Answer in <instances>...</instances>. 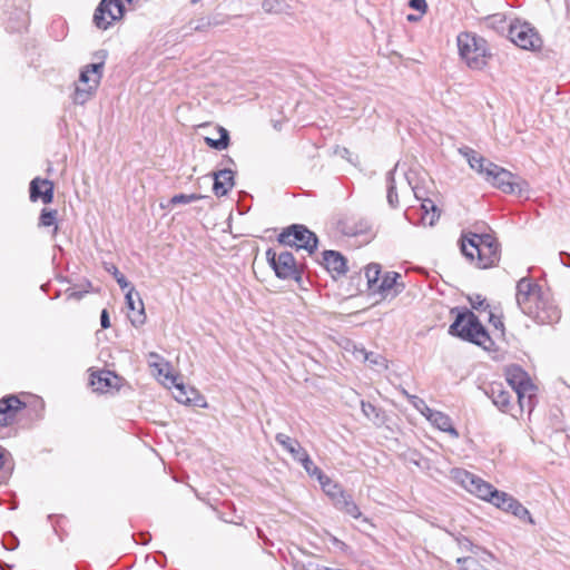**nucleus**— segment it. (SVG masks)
<instances>
[{
	"label": "nucleus",
	"instance_id": "19",
	"mask_svg": "<svg viewBox=\"0 0 570 570\" xmlns=\"http://www.w3.org/2000/svg\"><path fill=\"white\" fill-rule=\"evenodd\" d=\"M118 376L110 371H99L92 373L90 384L96 392L105 393L117 386Z\"/></svg>",
	"mask_w": 570,
	"mask_h": 570
},
{
	"label": "nucleus",
	"instance_id": "15",
	"mask_svg": "<svg viewBox=\"0 0 570 570\" xmlns=\"http://www.w3.org/2000/svg\"><path fill=\"white\" fill-rule=\"evenodd\" d=\"M41 199L43 204H50L53 199V184L48 179L35 178L30 183V199Z\"/></svg>",
	"mask_w": 570,
	"mask_h": 570
},
{
	"label": "nucleus",
	"instance_id": "18",
	"mask_svg": "<svg viewBox=\"0 0 570 570\" xmlns=\"http://www.w3.org/2000/svg\"><path fill=\"white\" fill-rule=\"evenodd\" d=\"M213 190L217 197L227 195L234 187V173L230 169H220L213 174Z\"/></svg>",
	"mask_w": 570,
	"mask_h": 570
},
{
	"label": "nucleus",
	"instance_id": "48",
	"mask_svg": "<svg viewBox=\"0 0 570 570\" xmlns=\"http://www.w3.org/2000/svg\"><path fill=\"white\" fill-rule=\"evenodd\" d=\"M458 542L462 550H470V551L474 552L475 547L468 538H461L458 540Z\"/></svg>",
	"mask_w": 570,
	"mask_h": 570
},
{
	"label": "nucleus",
	"instance_id": "47",
	"mask_svg": "<svg viewBox=\"0 0 570 570\" xmlns=\"http://www.w3.org/2000/svg\"><path fill=\"white\" fill-rule=\"evenodd\" d=\"M470 303L473 308L481 309L483 307L485 299L481 297V295H475L470 297Z\"/></svg>",
	"mask_w": 570,
	"mask_h": 570
},
{
	"label": "nucleus",
	"instance_id": "10",
	"mask_svg": "<svg viewBox=\"0 0 570 570\" xmlns=\"http://www.w3.org/2000/svg\"><path fill=\"white\" fill-rule=\"evenodd\" d=\"M266 257L277 277L296 281L301 278V272L292 253L284 250L277 254L275 250L268 249L266 252Z\"/></svg>",
	"mask_w": 570,
	"mask_h": 570
},
{
	"label": "nucleus",
	"instance_id": "9",
	"mask_svg": "<svg viewBox=\"0 0 570 570\" xmlns=\"http://www.w3.org/2000/svg\"><path fill=\"white\" fill-rule=\"evenodd\" d=\"M509 37L513 43L524 50H539L542 40L535 29L528 22H515L510 26Z\"/></svg>",
	"mask_w": 570,
	"mask_h": 570
},
{
	"label": "nucleus",
	"instance_id": "14",
	"mask_svg": "<svg viewBox=\"0 0 570 570\" xmlns=\"http://www.w3.org/2000/svg\"><path fill=\"white\" fill-rule=\"evenodd\" d=\"M401 275L396 272H387L380 279L374 292H379L384 297H395L404 289V285L399 283L397 279Z\"/></svg>",
	"mask_w": 570,
	"mask_h": 570
},
{
	"label": "nucleus",
	"instance_id": "4",
	"mask_svg": "<svg viewBox=\"0 0 570 570\" xmlns=\"http://www.w3.org/2000/svg\"><path fill=\"white\" fill-rule=\"evenodd\" d=\"M450 334L490 350L493 342L479 318L472 312L459 313L449 330Z\"/></svg>",
	"mask_w": 570,
	"mask_h": 570
},
{
	"label": "nucleus",
	"instance_id": "44",
	"mask_svg": "<svg viewBox=\"0 0 570 570\" xmlns=\"http://www.w3.org/2000/svg\"><path fill=\"white\" fill-rule=\"evenodd\" d=\"M343 511L354 519H358L362 515L360 508L356 505L353 499L350 503H347L346 507H344Z\"/></svg>",
	"mask_w": 570,
	"mask_h": 570
},
{
	"label": "nucleus",
	"instance_id": "49",
	"mask_svg": "<svg viewBox=\"0 0 570 570\" xmlns=\"http://www.w3.org/2000/svg\"><path fill=\"white\" fill-rule=\"evenodd\" d=\"M85 293H87V291H85V292H78V291H75V289H68V291L66 292V295H67V298H68V299H77V301H79V299H81V298H82V296H83V294H85Z\"/></svg>",
	"mask_w": 570,
	"mask_h": 570
},
{
	"label": "nucleus",
	"instance_id": "17",
	"mask_svg": "<svg viewBox=\"0 0 570 570\" xmlns=\"http://www.w3.org/2000/svg\"><path fill=\"white\" fill-rule=\"evenodd\" d=\"M426 420L438 430L450 434L453 439L460 436L458 430L453 426L451 417L438 410H432Z\"/></svg>",
	"mask_w": 570,
	"mask_h": 570
},
{
	"label": "nucleus",
	"instance_id": "52",
	"mask_svg": "<svg viewBox=\"0 0 570 570\" xmlns=\"http://www.w3.org/2000/svg\"><path fill=\"white\" fill-rule=\"evenodd\" d=\"M20 14L22 16L21 24H20V26H18V27H10L11 29H13V30H19L21 27H24V26H26V22H27L26 14H24L23 12H20Z\"/></svg>",
	"mask_w": 570,
	"mask_h": 570
},
{
	"label": "nucleus",
	"instance_id": "53",
	"mask_svg": "<svg viewBox=\"0 0 570 570\" xmlns=\"http://www.w3.org/2000/svg\"><path fill=\"white\" fill-rule=\"evenodd\" d=\"M407 19H409L410 21H416V20H417V17H414V16L410 14V16H407Z\"/></svg>",
	"mask_w": 570,
	"mask_h": 570
},
{
	"label": "nucleus",
	"instance_id": "36",
	"mask_svg": "<svg viewBox=\"0 0 570 570\" xmlns=\"http://www.w3.org/2000/svg\"><path fill=\"white\" fill-rule=\"evenodd\" d=\"M106 271L115 277L116 282L122 289L131 287L127 278L119 272V269L115 265H106Z\"/></svg>",
	"mask_w": 570,
	"mask_h": 570
},
{
	"label": "nucleus",
	"instance_id": "16",
	"mask_svg": "<svg viewBox=\"0 0 570 570\" xmlns=\"http://www.w3.org/2000/svg\"><path fill=\"white\" fill-rule=\"evenodd\" d=\"M21 407L22 402L16 396L2 399L0 402V426L10 425Z\"/></svg>",
	"mask_w": 570,
	"mask_h": 570
},
{
	"label": "nucleus",
	"instance_id": "8",
	"mask_svg": "<svg viewBox=\"0 0 570 570\" xmlns=\"http://www.w3.org/2000/svg\"><path fill=\"white\" fill-rule=\"evenodd\" d=\"M278 242L283 245L295 246L312 254L317 247L316 235L303 225H292L278 235Z\"/></svg>",
	"mask_w": 570,
	"mask_h": 570
},
{
	"label": "nucleus",
	"instance_id": "13",
	"mask_svg": "<svg viewBox=\"0 0 570 570\" xmlns=\"http://www.w3.org/2000/svg\"><path fill=\"white\" fill-rule=\"evenodd\" d=\"M126 303L130 309L129 320L135 327L141 326L146 322V314L142 299L138 292L131 286L126 293Z\"/></svg>",
	"mask_w": 570,
	"mask_h": 570
},
{
	"label": "nucleus",
	"instance_id": "12",
	"mask_svg": "<svg viewBox=\"0 0 570 570\" xmlns=\"http://www.w3.org/2000/svg\"><path fill=\"white\" fill-rule=\"evenodd\" d=\"M513 391L504 389L501 383H494L490 387V396L493 404L502 412L509 413L511 416L518 419L519 414L523 412L514 409L511 403Z\"/></svg>",
	"mask_w": 570,
	"mask_h": 570
},
{
	"label": "nucleus",
	"instance_id": "30",
	"mask_svg": "<svg viewBox=\"0 0 570 570\" xmlns=\"http://www.w3.org/2000/svg\"><path fill=\"white\" fill-rule=\"evenodd\" d=\"M318 482L322 487V490L326 493V495L331 498V500L343 491L342 487L338 483L332 481L325 474L323 476H320Z\"/></svg>",
	"mask_w": 570,
	"mask_h": 570
},
{
	"label": "nucleus",
	"instance_id": "24",
	"mask_svg": "<svg viewBox=\"0 0 570 570\" xmlns=\"http://www.w3.org/2000/svg\"><path fill=\"white\" fill-rule=\"evenodd\" d=\"M155 365L154 375L163 385L175 384L176 377L170 373V364L167 361H159V364Z\"/></svg>",
	"mask_w": 570,
	"mask_h": 570
},
{
	"label": "nucleus",
	"instance_id": "33",
	"mask_svg": "<svg viewBox=\"0 0 570 570\" xmlns=\"http://www.w3.org/2000/svg\"><path fill=\"white\" fill-rule=\"evenodd\" d=\"M298 462L303 465L306 473L309 476L316 478L317 481L320 480V476L324 475L322 470L314 464V462L309 458L308 453L304 454Z\"/></svg>",
	"mask_w": 570,
	"mask_h": 570
},
{
	"label": "nucleus",
	"instance_id": "27",
	"mask_svg": "<svg viewBox=\"0 0 570 570\" xmlns=\"http://www.w3.org/2000/svg\"><path fill=\"white\" fill-rule=\"evenodd\" d=\"M397 169V164L394 169L391 170L386 176L387 184V203L391 207H396L399 205V195L396 191V180H395V171Z\"/></svg>",
	"mask_w": 570,
	"mask_h": 570
},
{
	"label": "nucleus",
	"instance_id": "21",
	"mask_svg": "<svg viewBox=\"0 0 570 570\" xmlns=\"http://www.w3.org/2000/svg\"><path fill=\"white\" fill-rule=\"evenodd\" d=\"M275 440L296 461H299L301 458L307 453L297 440L292 439L284 433H277Z\"/></svg>",
	"mask_w": 570,
	"mask_h": 570
},
{
	"label": "nucleus",
	"instance_id": "28",
	"mask_svg": "<svg viewBox=\"0 0 570 570\" xmlns=\"http://www.w3.org/2000/svg\"><path fill=\"white\" fill-rule=\"evenodd\" d=\"M218 132L220 134V137L218 139H213V138L206 137L205 142L210 148H214L216 150H224L228 147L229 135H228V131L223 127L218 128Z\"/></svg>",
	"mask_w": 570,
	"mask_h": 570
},
{
	"label": "nucleus",
	"instance_id": "26",
	"mask_svg": "<svg viewBox=\"0 0 570 570\" xmlns=\"http://www.w3.org/2000/svg\"><path fill=\"white\" fill-rule=\"evenodd\" d=\"M95 92V89L78 81L72 95V101L77 105H85L94 97Z\"/></svg>",
	"mask_w": 570,
	"mask_h": 570
},
{
	"label": "nucleus",
	"instance_id": "2",
	"mask_svg": "<svg viewBox=\"0 0 570 570\" xmlns=\"http://www.w3.org/2000/svg\"><path fill=\"white\" fill-rule=\"evenodd\" d=\"M460 153L466 158L473 170L503 193L521 195L529 189L524 179L485 159L473 149L465 147L460 149Z\"/></svg>",
	"mask_w": 570,
	"mask_h": 570
},
{
	"label": "nucleus",
	"instance_id": "25",
	"mask_svg": "<svg viewBox=\"0 0 570 570\" xmlns=\"http://www.w3.org/2000/svg\"><path fill=\"white\" fill-rule=\"evenodd\" d=\"M423 210L422 223L428 226H433L439 219L440 213L431 199H424L421 204Z\"/></svg>",
	"mask_w": 570,
	"mask_h": 570
},
{
	"label": "nucleus",
	"instance_id": "50",
	"mask_svg": "<svg viewBox=\"0 0 570 570\" xmlns=\"http://www.w3.org/2000/svg\"><path fill=\"white\" fill-rule=\"evenodd\" d=\"M100 324L102 328H108L110 326L109 315L107 309H102L100 315Z\"/></svg>",
	"mask_w": 570,
	"mask_h": 570
},
{
	"label": "nucleus",
	"instance_id": "23",
	"mask_svg": "<svg viewBox=\"0 0 570 570\" xmlns=\"http://www.w3.org/2000/svg\"><path fill=\"white\" fill-rule=\"evenodd\" d=\"M323 261L328 271L336 272L338 274L346 272L345 259L338 252L325 250L323 254Z\"/></svg>",
	"mask_w": 570,
	"mask_h": 570
},
{
	"label": "nucleus",
	"instance_id": "51",
	"mask_svg": "<svg viewBox=\"0 0 570 570\" xmlns=\"http://www.w3.org/2000/svg\"><path fill=\"white\" fill-rule=\"evenodd\" d=\"M8 456L9 453L0 445V469L6 465Z\"/></svg>",
	"mask_w": 570,
	"mask_h": 570
},
{
	"label": "nucleus",
	"instance_id": "41",
	"mask_svg": "<svg viewBox=\"0 0 570 570\" xmlns=\"http://www.w3.org/2000/svg\"><path fill=\"white\" fill-rule=\"evenodd\" d=\"M456 562L461 566L462 570H479L480 568L479 562L471 557L459 558Z\"/></svg>",
	"mask_w": 570,
	"mask_h": 570
},
{
	"label": "nucleus",
	"instance_id": "31",
	"mask_svg": "<svg viewBox=\"0 0 570 570\" xmlns=\"http://www.w3.org/2000/svg\"><path fill=\"white\" fill-rule=\"evenodd\" d=\"M505 512L512 513L520 520H527L529 523H533V519L531 518L529 510L523 507L517 499H514L513 502L508 505Z\"/></svg>",
	"mask_w": 570,
	"mask_h": 570
},
{
	"label": "nucleus",
	"instance_id": "54",
	"mask_svg": "<svg viewBox=\"0 0 570 570\" xmlns=\"http://www.w3.org/2000/svg\"><path fill=\"white\" fill-rule=\"evenodd\" d=\"M570 258V255H567Z\"/></svg>",
	"mask_w": 570,
	"mask_h": 570
},
{
	"label": "nucleus",
	"instance_id": "34",
	"mask_svg": "<svg viewBox=\"0 0 570 570\" xmlns=\"http://www.w3.org/2000/svg\"><path fill=\"white\" fill-rule=\"evenodd\" d=\"M344 350L353 355V357L357 361H364V358H370L371 355L366 352L362 346H357L353 342H346Z\"/></svg>",
	"mask_w": 570,
	"mask_h": 570
},
{
	"label": "nucleus",
	"instance_id": "29",
	"mask_svg": "<svg viewBox=\"0 0 570 570\" xmlns=\"http://www.w3.org/2000/svg\"><path fill=\"white\" fill-rule=\"evenodd\" d=\"M365 277L367 279L368 288L375 291L376 285L379 284L381 276V266L379 264L372 263L365 268Z\"/></svg>",
	"mask_w": 570,
	"mask_h": 570
},
{
	"label": "nucleus",
	"instance_id": "5",
	"mask_svg": "<svg viewBox=\"0 0 570 570\" xmlns=\"http://www.w3.org/2000/svg\"><path fill=\"white\" fill-rule=\"evenodd\" d=\"M510 390L518 396L519 411L530 414L534 407L537 387L530 376L520 366L512 365L505 372Z\"/></svg>",
	"mask_w": 570,
	"mask_h": 570
},
{
	"label": "nucleus",
	"instance_id": "20",
	"mask_svg": "<svg viewBox=\"0 0 570 570\" xmlns=\"http://www.w3.org/2000/svg\"><path fill=\"white\" fill-rule=\"evenodd\" d=\"M104 62L90 63L82 68L80 71V83L91 87L97 90L100 79L102 77Z\"/></svg>",
	"mask_w": 570,
	"mask_h": 570
},
{
	"label": "nucleus",
	"instance_id": "37",
	"mask_svg": "<svg viewBox=\"0 0 570 570\" xmlns=\"http://www.w3.org/2000/svg\"><path fill=\"white\" fill-rule=\"evenodd\" d=\"M203 196L199 194H178L170 198L171 205H179V204H190L193 202L202 199Z\"/></svg>",
	"mask_w": 570,
	"mask_h": 570
},
{
	"label": "nucleus",
	"instance_id": "6",
	"mask_svg": "<svg viewBox=\"0 0 570 570\" xmlns=\"http://www.w3.org/2000/svg\"><path fill=\"white\" fill-rule=\"evenodd\" d=\"M458 47L461 58L471 69L481 70L488 62L487 41L475 35L464 32L458 36Z\"/></svg>",
	"mask_w": 570,
	"mask_h": 570
},
{
	"label": "nucleus",
	"instance_id": "3",
	"mask_svg": "<svg viewBox=\"0 0 570 570\" xmlns=\"http://www.w3.org/2000/svg\"><path fill=\"white\" fill-rule=\"evenodd\" d=\"M462 254L479 268H490L500 262V245L491 234L468 232L461 237Z\"/></svg>",
	"mask_w": 570,
	"mask_h": 570
},
{
	"label": "nucleus",
	"instance_id": "1",
	"mask_svg": "<svg viewBox=\"0 0 570 570\" xmlns=\"http://www.w3.org/2000/svg\"><path fill=\"white\" fill-rule=\"evenodd\" d=\"M515 299L520 309L538 323L549 324L560 318V311L549 295L529 278L518 282Z\"/></svg>",
	"mask_w": 570,
	"mask_h": 570
},
{
	"label": "nucleus",
	"instance_id": "46",
	"mask_svg": "<svg viewBox=\"0 0 570 570\" xmlns=\"http://www.w3.org/2000/svg\"><path fill=\"white\" fill-rule=\"evenodd\" d=\"M410 7L423 13L426 10V2L425 0H410Z\"/></svg>",
	"mask_w": 570,
	"mask_h": 570
},
{
	"label": "nucleus",
	"instance_id": "11",
	"mask_svg": "<svg viewBox=\"0 0 570 570\" xmlns=\"http://www.w3.org/2000/svg\"><path fill=\"white\" fill-rule=\"evenodd\" d=\"M124 14L121 0H102L94 14L95 24L106 30L111 23Z\"/></svg>",
	"mask_w": 570,
	"mask_h": 570
},
{
	"label": "nucleus",
	"instance_id": "42",
	"mask_svg": "<svg viewBox=\"0 0 570 570\" xmlns=\"http://www.w3.org/2000/svg\"><path fill=\"white\" fill-rule=\"evenodd\" d=\"M489 305H485L483 309H481V312H484L488 314V320L489 322L497 328V330H500V331H503V323L501 321V318L495 315L490 308Z\"/></svg>",
	"mask_w": 570,
	"mask_h": 570
},
{
	"label": "nucleus",
	"instance_id": "40",
	"mask_svg": "<svg viewBox=\"0 0 570 570\" xmlns=\"http://www.w3.org/2000/svg\"><path fill=\"white\" fill-rule=\"evenodd\" d=\"M351 500H352V497L346 494L344 490L340 494L334 497V499H332L333 504L335 505V508H337L341 511L344 510V507H346L347 503L351 502Z\"/></svg>",
	"mask_w": 570,
	"mask_h": 570
},
{
	"label": "nucleus",
	"instance_id": "43",
	"mask_svg": "<svg viewBox=\"0 0 570 570\" xmlns=\"http://www.w3.org/2000/svg\"><path fill=\"white\" fill-rule=\"evenodd\" d=\"M368 354L371 355L370 358H364L363 362H368L370 365L372 366H380L382 368H386L387 365H386V360L380 355V354H374L372 352H368Z\"/></svg>",
	"mask_w": 570,
	"mask_h": 570
},
{
	"label": "nucleus",
	"instance_id": "7",
	"mask_svg": "<svg viewBox=\"0 0 570 570\" xmlns=\"http://www.w3.org/2000/svg\"><path fill=\"white\" fill-rule=\"evenodd\" d=\"M452 476L471 494L487 502H490L497 490L489 482L463 469H453Z\"/></svg>",
	"mask_w": 570,
	"mask_h": 570
},
{
	"label": "nucleus",
	"instance_id": "35",
	"mask_svg": "<svg viewBox=\"0 0 570 570\" xmlns=\"http://www.w3.org/2000/svg\"><path fill=\"white\" fill-rule=\"evenodd\" d=\"M411 404L417 410L425 419L429 416L433 409L429 407L424 400L415 395H409Z\"/></svg>",
	"mask_w": 570,
	"mask_h": 570
},
{
	"label": "nucleus",
	"instance_id": "32",
	"mask_svg": "<svg viewBox=\"0 0 570 570\" xmlns=\"http://www.w3.org/2000/svg\"><path fill=\"white\" fill-rule=\"evenodd\" d=\"M514 498L507 492L495 490L493 497L490 500V503H492L498 509H501L503 511H507L508 505L512 503Z\"/></svg>",
	"mask_w": 570,
	"mask_h": 570
},
{
	"label": "nucleus",
	"instance_id": "22",
	"mask_svg": "<svg viewBox=\"0 0 570 570\" xmlns=\"http://www.w3.org/2000/svg\"><path fill=\"white\" fill-rule=\"evenodd\" d=\"M173 386L175 387L174 397L177 402L181 404L199 405L196 400L198 397L196 390H187L186 386L183 383H178L177 380L175 381V384H169L168 387L170 389ZM200 406H206V403L200 404Z\"/></svg>",
	"mask_w": 570,
	"mask_h": 570
},
{
	"label": "nucleus",
	"instance_id": "45",
	"mask_svg": "<svg viewBox=\"0 0 570 570\" xmlns=\"http://www.w3.org/2000/svg\"><path fill=\"white\" fill-rule=\"evenodd\" d=\"M159 361H165L159 354H157L155 352H150L148 354V365L151 368H155L156 367L155 364H159Z\"/></svg>",
	"mask_w": 570,
	"mask_h": 570
},
{
	"label": "nucleus",
	"instance_id": "39",
	"mask_svg": "<svg viewBox=\"0 0 570 570\" xmlns=\"http://www.w3.org/2000/svg\"><path fill=\"white\" fill-rule=\"evenodd\" d=\"M361 407L364 416H366L371 421H376L380 416L379 410L368 402H361Z\"/></svg>",
	"mask_w": 570,
	"mask_h": 570
},
{
	"label": "nucleus",
	"instance_id": "38",
	"mask_svg": "<svg viewBox=\"0 0 570 570\" xmlns=\"http://www.w3.org/2000/svg\"><path fill=\"white\" fill-rule=\"evenodd\" d=\"M57 210L43 208L40 215L39 225L49 227L56 224Z\"/></svg>",
	"mask_w": 570,
	"mask_h": 570
}]
</instances>
